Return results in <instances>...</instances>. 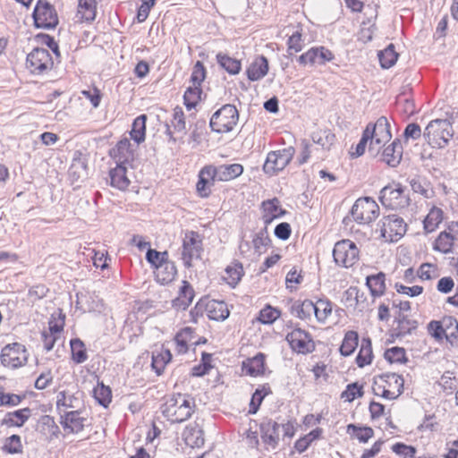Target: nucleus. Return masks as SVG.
Here are the masks:
<instances>
[{
  "mask_svg": "<svg viewBox=\"0 0 458 458\" xmlns=\"http://www.w3.org/2000/svg\"><path fill=\"white\" fill-rule=\"evenodd\" d=\"M195 407L193 397L177 393L166 398L161 405V412L171 423H182L191 417Z\"/></svg>",
  "mask_w": 458,
  "mask_h": 458,
  "instance_id": "f257e3e1",
  "label": "nucleus"
},
{
  "mask_svg": "<svg viewBox=\"0 0 458 458\" xmlns=\"http://www.w3.org/2000/svg\"><path fill=\"white\" fill-rule=\"evenodd\" d=\"M454 116L437 118L428 123L423 131V137L429 146L445 148L454 137Z\"/></svg>",
  "mask_w": 458,
  "mask_h": 458,
  "instance_id": "f03ea898",
  "label": "nucleus"
},
{
  "mask_svg": "<svg viewBox=\"0 0 458 458\" xmlns=\"http://www.w3.org/2000/svg\"><path fill=\"white\" fill-rule=\"evenodd\" d=\"M378 199L383 207L393 210L407 207L410 201L408 195L405 194V187L396 182L383 187Z\"/></svg>",
  "mask_w": 458,
  "mask_h": 458,
  "instance_id": "7ed1b4c3",
  "label": "nucleus"
},
{
  "mask_svg": "<svg viewBox=\"0 0 458 458\" xmlns=\"http://www.w3.org/2000/svg\"><path fill=\"white\" fill-rule=\"evenodd\" d=\"M294 154L295 149L291 146L268 152L263 165L264 174L269 177L278 174L290 164Z\"/></svg>",
  "mask_w": 458,
  "mask_h": 458,
  "instance_id": "20e7f679",
  "label": "nucleus"
},
{
  "mask_svg": "<svg viewBox=\"0 0 458 458\" xmlns=\"http://www.w3.org/2000/svg\"><path fill=\"white\" fill-rule=\"evenodd\" d=\"M427 328L428 334L437 341L445 338L453 344V340L458 339V321L453 316H445L442 321L431 320Z\"/></svg>",
  "mask_w": 458,
  "mask_h": 458,
  "instance_id": "39448f33",
  "label": "nucleus"
},
{
  "mask_svg": "<svg viewBox=\"0 0 458 458\" xmlns=\"http://www.w3.org/2000/svg\"><path fill=\"white\" fill-rule=\"evenodd\" d=\"M378 225L380 226V236L389 242L399 241L407 231V224L395 214L384 216Z\"/></svg>",
  "mask_w": 458,
  "mask_h": 458,
  "instance_id": "423d86ee",
  "label": "nucleus"
},
{
  "mask_svg": "<svg viewBox=\"0 0 458 458\" xmlns=\"http://www.w3.org/2000/svg\"><path fill=\"white\" fill-rule=\"evenodd\" d=\"M352 218L359 224H369L379 216V207L371 197L358 199L350 211Z\"/></svg>",
  "mask_w": 458,
  "mask_h": 458,
  "instance_id": "0eeeda50",
  "label": "nucleus"
},
{
  "mask_svg": "<svg viewBox=\"0 0 458 458\" xmlns=\"http://www.w3.org/2000/svg\"><path fill=\"white\" fill-rule=\"evenodd\" d=\"M29 353L21 343L8 344L1 351V363L4 367L18 369L24 366L28 361Z\"/></svg>",
  "mask_w": 458,
  "mask_h": 458,
  "instance_id": "6e6552de",
  "label": "nucleus"
},
{
  "mask_svg": "<svg viewBox=\"0 0 458 458\" xmlns=\"http://www.w3.org/2000/svg\"><path fill=\"white\" fill-rule=\"evenodd\" d=\"M333 258L337 265L350 267L358 261L359 250L351 240H342L335 244Z\"/></svg>",
  "mask_w": 458,
  "mask_h": 458,
  "instance_id": "1a4fd4ad",
  "label": "nucleus"
},
{
  "mask_svg": "<svg viewBox=\"0 0 458 458\" xmlns=\"http://www.w3.org/2000/svg\"><path fill=\"white\" fill-rule=\"evenodd\" d=\"M291 349L300 354H308L315 351L316 345L310 333L294 327L285 336Z\"/></svg>",
  "mask_w": 458,
  "mask_h": 458,
  "instance_id": "9d476101",
  "label": "nucleus"
},
{
  "mask_svg": "<svg viewBox=\"0 0 458 458\" xmlns=\"http://www.w3.org/2000/svg\"><path fill=\"white\" fill-rule=\"evenodd\" d=\"M37 28L54 29L58 24V16L55 7L46 0H38L33 12Z\"/></svg>",
  "mask_w": 458,
  "mask_h": 458,
  "instance_id": "9b49d317",
  "label": "nucleus"
},
{
  "mask_svg": "<svg viewBox=\"0 0 458 458\" xmlns=\"http://www.w3.org/2000/svg\"><path fill=\"white\" fill-rule=\"evenodd\" d=\"M88 155L80 149L72 154V164L68 169V180L74 189L80 187L81 182L87 180L89 176Z\"/></svg>",
  "mask_w": 458,
  "mask_h": 458,
  "instance_id": "f8f14e48",
  "label": "nucleus"
},
{
  "mask_svg": "<svg viewBox=\"0 0 458 458\" xmlns=\"http://www.w3.org/2000/svg\"><path fill=\"white\" fill-rule=\"evenodd\" d=\"M202 251V240L199 238V233L195 231H188L182 242V259L184 267H191L192 259L200 258Z\"/></svg>",
  "mask_w": 458,
  "mask_h": 458,
  "instance_id": "ddd939ff",
  "label": "nucleus"
},
{
  "mask_svg": "<svg viewBox=\"0 0 458 458\" xmlns=\"http://www.w3.org/2000/svg\"><path fill=\"white\" fill-rule=\"evenodd\" d=\"M54 62L48 50L35 48L27 56V67L31 73L40 74L50 71Z\"/></svg>",
  "mask_w": 458,
  "mask_h": 458,
  "instance_id": "4468645a",
  "label": "nucleus"
},
{
  "mask_svg": "<svg viewBox=\"0 0 458 458\" xmlns=\"http://www.w3.org/2000/svg\"><path fill=\"white\" fill-rule=\"evenodd\" d=\"M365 130H369V132L372 134L369 151H372V145L376 144L380 148L392 138L391 125L387 116H379L375 124H368Z\"/></svg>",
  "mask_w": 458,
  "mask_h": 458,
  "instance_id": "2eb2a0df",
  "label": "nucleus"
},
{
  "mask_svg": "<svg viewBox=\"0 0 458 458\" xmlns=\"http://www.w3.org/2000/svg\"><path fill=\"white\" fill-rule=\"evenodd\" d=\"M218 181L216 177L215 165H208L203 166L198 174V182L196 183V191L199 197L206 199L211 195V188L215 182Z\"/></svg>",
  "mask_w": 458,
  "mask_h": 458,
  "instance_id": "dca6fc26",
  "label": "nucleus"
},
{
  "mask_svg": "<svg viewBox=\"0 0 458 458\" xmlns=\"http://www.w3.org/2000/svg\"><path fill=\"white\" fill-rule=\"evenodd\" d=\"M108 154L117 165L127 166L134 160V149L127 138L120 140Z\"/></svg>",
  "mask_w": 458,
  "mask_h": 458,
  "instance_id": "f3484780",
  "label": "nucleus"
},
{
  "mask_svg": "<svg viewBox=\"0 0 458 458\" xmlns=\"http://www.w3.org/2000/svg\"><path fill=\"white\" fill-rule=\"evenodd\" d=\"M279 428L280 424L270 418H263L259 424L260 437L263 443L272 449H276L279 445Z\"/></svg>",
  "mask_w": 458,
  "mask_h": 458,
  "instance_id": "a211bd4d",
  "label": "nucleus"
},
{
  "mask_svg": "<svg viewBox=\"0 0 458 458\" xmlns=\"http://www.w3.org/2000/svg\"><path fill=\"white\" fill-rule=\"evenodd\" d=\"M394 323H396L397 326L391 330L390 335L393 340L402 339L407 335H411L419 326V322L416 319L410 318L401 311L396 313Z\"/></svg>",
  "mask_w": 458,
  "mask_h": 458,
  "instance_id": "6ab92c4d",
  "label": "nucleus"
},
{
  "mask_svg": "<svg viewBox=\"0 0 458 458\" xmlns=\"http://www.w3.org/2000/svg\"><path fill=\"white\" fill-rule=\"evenodd\" d=\"M403 154V147L400 139H394L388 146L384 148L381 154V161L386 163L389 167H397Z\"/></svg>",
  "mask_w": 458,
  "mask_h": 458,
  "instance_id": "aec40b11",
  "label": "nucleus"
},
{
  "mask_svg": "<svg viewBox=\"0 0 458 458\" xmlns=\"http://www.w3.org/2000/svg\"><path fill=\"white\" fill-rule=\"evenodd\" d=\"M266 354L258 352L255 356L248 358L242 363V369L246 375L256 377L263 376L266 369Z\"/></svg>",
  "mask_w": 458,
  "mask_h": 458,
  "instance_id": "412c9836",
  "label": "nucleus"
},
{
  "mask_svg": "<svg viewBox=\"0 0 458 458\" xmlns=\"http://www.w3.org/2000/svg\"><path fill=\"white\" fill-rule=\"evenodd\" d=\"M195 293L191 284L183 280L178 292V296L172 301V307L176 310H185L191 303Z\"/></svg>",
  "mask_w": 458,
  "mask_h": 458,
  "instance_id": "4be33fe9",
  "label": "nucleus"
},
{
  "mask_svg": "<svg viewBox=\"0 0 458 458\" xmlns=\"http://www.w3.org/2000/svg\"><path fill=\"white\" fill-rule=\"evenodd\" d=\"M80 411H66L64 416H61V425L64 429L69 433L77 434L83 430L84 422L86 418L81 417Z\"/></svg>",
  "mask_w": 458,
  "mask_h": 458,
  "instance_id": "5701e85b",
  "label": "nucleus"
},
{
  "mask_svg": "<svg viewBox=\"0 0 458 458\" xmlns=\"http://www.w3.org/2000/svg\"><path fill=\"white\" fill-rule=\"evenodd\" d=\"M182 437L186 445L191 448H199L205 443L204 431L196 422L185 427L182 432Z\"/></svg>",
  "mask_w": 458,
  "mask_h": 458,
  "instance_id": "b1692460",
  "label": "nucleus"
},
{
  "mask_svg": "<svg viewBox=\"0 0 458 458\" xmlns=\"http://www.w3.org/2000/svg\"><path fill=\"white\" fill-rule=\"evenodd\" d=\"M32 410L29 407L19 409L13 411H8L1 421V425L8 428L22 427L30 418Z\"/></svg>",
  "mask_w": 458,
  "mask_h": 458,
  "instance_id": "393cba45",
  "label": "nucleus"
},
{
  "mask_svg": "<svg viewBox=\"0 0 458 458\" xmlns=\"http://www.w3.org/2000/svg\"><path fill=\"white\" fill-rule=\"evenodd\" d=\"M207 313L209 319L216 321H224L230 315L227 304L224 301L208 300V298Z\"/></svg>",
  "mask_w": 458,
  "mask_h": 458,
  "instance_id": "a878e982",
  "label": "nucleus"
},
{
  "mask_svg": "<svg viewBox=\"0 0 458 458\" xmlns=\"http://www.w3.org/2000/svg\"><path fill=\"white\" fill-rule=\"evenodd\" d=\"M186 133V122L184 116H173L171 123L165 122V134L173 142L182 139Z\"/></svg>",
  "mask_w": 458,
  "mask_h": 458,
  "instance_id": "bb28decb",
  "label": "nucleus"
},
{
  "mask_svg": "<svg viewBox=\"0 0 458 458\" xmlns=\"http://www.w3.org/2000/svg\"><path fill=\"white\" fill-rule=\"evenodd\" d=\"M268 72V61L263 56L256 57L248 67L246 73L250 81H255L262 79Z\"/></svg>",
  "mask_w": 458,
  "mask_h": 458,
  "instance_id": "cd10ccee",
  "label": "nucleus"
},
{
  "mask_svg": "<svg viewBox=\"0 0 458 458\" xmlns=\"http://www.w3.org/2000/svg\"><path fill=\"white\" fill-rule=\"evenodd\" d=\"M272 389L268 383L259 385L251 394L248 413L250 415L256 414L259 411L263 400L267 395L272 394Z\"/></svg>",
  "mask_w": 458,
  "mask_h": 458,
  "instance_id": "c85d7f7f",
  "label": "nucleus"
},
{
  "mask_svg": "<svg viewBox=\"0 0 458 458\" xmlns=\"http://www.w3.org/2000/svg\"><path fill=\"white\" fill-rule=\"evenodd\" d=\"M366 286L372 297H381L386 293V274L382 271L366 277Z\"/></svg>",
  "mask_w": 458,
  "mask_h": 458,
  "instance_id": "c756f323",
  "label": "nucleus"
},
{
  "mask_svg": "<svg viewBox=\"0 0 458 458\" xmlns=\"http://www.w3.org/2000/svg\"><path fill=\"white\" fill-rule=\"evenodd\" d=\"M240 116H211L209 126L213 131L218 133L229 132L237 124Z\"/></svg>",
  "mask_w": 458,
  "mask_h": 458,
  "instance_id": "7c9ffc66",
  "label": "nucleus"
},
{
  "mask_svg": "<svg viewBox=\"0 0 458 458\" xmlns=\"http://www.w3.org/2000/svg\"><path fill=\"white\" fill-rule=\"evenodd\" d=\"M98 0H79L76 18L79 21H92L96 18Z\"/></svg>",
  "mask_w": 458,
  "mask_h": 458,
  "instance_id": "2f4dec72",
  "label": "nucleus"
},
{
  "mask_svg": "<svg viewBox=\"0 0 458 458\" xmlns=\"http://www.w3.org/2000/svg\"><path fill=\"white\" fill-rule=\"evenodd\" d=\"M127 166L117 165L109 171L110 185L120 191H125L131 182L127 177Z\"/></svg>",
  "mask_w": 458,
  "mask_h": 458,
  "instance_id": "473e14b6",
  "label": "nucleus"
},
{
  "mask_svg": "<svg viewBox=\"0 0 458 458\" xmlns=\"http://www.w3.org/2000/svg\"><path fill=\"white\" fill-rule=\"evenodd\" d=\"M215 170L219 182H228L240 176L243 173V166L234 163L215 166Z\"/></svg>",
  "mask_w": 458,
  "mask_h": 458,
  "instance_id": "72a5a7b5",
  "label": "nucleus"
},
{
  "mask_svg": "<svg viewBox=\"0 0 458 458\" xmlns=\"http://www.w3.org/2000/svg\"><path fill=\"white\" fill-rule=\"evenodd\" d=\"M346 432L352 438H356L360 443L366 444L374 437V430L371 427L359 424H348Z\"/></svg>",
  "mask_w": 458,
  "mask_h": 458,
  "instance_id": "f704fd0d",
  "label": "nucleus"
},
{
  "mask_svg": "<svg viewBox=\"0 0 458 458\" xmlns=\"http://www.w3.org/2000/svg\"><path fill=\"white\" fill-rule=\"evenodd\" d=\"M372 342L369 337H363L355 362L359 368L369 365L373 360Z\"/></svg>",
  "mask_w": 458,
  "mask_h": 458,
  "instance_id": "c9c22d12",
  "label": "nucleus"
},
{
  "mask_svg": "<svg viewBox=\"0 0 458 458\" xmlns=\"http://www.w3.org/2000/svg\"><path fill=\"white\" fill-rule=\"evenodd\" d=\"M359 344V334L354 330H349L344 334L339 348L340 354L344 357L351 356Z\"/></svg>",
  "mask_w": 458,
  "mask_h": 458,
  "instance_id": "e433bc0d",
  "label": "nucleus"
},
{
  "mask_svg": "<svg viewBox=\"0 0 458 458\" xmlns=\"http://www.w3.org/2000/svg\"><path fill=\"white\" fill-rule=\"evenodd\" d=\"M70 349H71V359L76 364H81L85 362L89 356L87 352V348L84 342L78 338H72L70 340Z\"/></svg>",
  "mask_w": 458,
  "mask_h": 458,
  "instance_id": "4c0bfd02",
  "label": "nucleus"
},
{
  "mask_svg": "<svg viewBox=\"0 0 458 458\" xmlns=\"http://www.w3.org/2000/svg\"><path fill=\"white\" fill-rule=\"evenodd\" d=\"M456 238L452 233L443 231L439 233L433 244V250L444 254H448L453 251L454 241Z\"/></svg>",
  "mask_w": 458,
  "mask_h": 458,
  "instance_id": "58836bf2",
  "label": "nucleus"
},
{
  "mask_svg": "<svg viewBox=\"0 0 458 458\" xmlns=\"http://www.w3.org/2000/svg\"><path fill=\"white\" fill-rule=\"evenodd\" d=\"M148 116H137L131 124V139L138 145L146 139V121Z\"/></svg>",
  "mask_w": 458,
  "mask_h": 458,
  "instance_id": "ea45409f",
  "label": "nucleus"
},
{
  "mask_svg": "<svg viewBox=\"0 0 458 458\" xmlns=\"http://www.w3.org/2000/svg\"><path fill=\"white\" fill-rule=\"evenodd\" d=\"M177 275V268L174 262L163 265L156 270V278L161 284H167L173 282Z\"/></svg>",
  "mask_w": 458,
  "mask_h": 458,
  "instance_id": "a19ab883",
  "label": "nucleus"
},
{
  "mask_svg": "<svg viewBox=\"0 0 458 458\" xmlns=\"http://www.w3.org/2000/svg\"><path fill=\"white\" fill-rule=\"evenodd\" d=\"M444 212L441 208L434 207L423 220V228L426 233L434 232L443 220Z\"/></svg>",
  "mask_w": 458,
  "mask_h": 458,
  "instance_id": "79ce46f5",
  "label": "nucleus"
},
{
  "mask_svg": "<svg viewBox=\"0 0 458 458\" xmlns=\"http://www.w3.org/2000/svg\"><path fill=\"white\" fill-rule=\"evenodd\" d=\"M93 397L99 405L107 408L112 401V390L110 386L98 381L93 389Z\"/></svg>",
  "mask_w": 458,
  "mask_h": 458,
  "instance_id": "37998d69",
  "label": "nucleus"
},
{
  "mask_svg": "<svg viewBox=\"0 0 458 458\" xmlns=\"http://www.w3.org/2000/svg\"><path fill=\"white\" fill-rule=\"evenodd\" d=\"M172 353L170 350L165 349L158 353H152L151 368L157 376L163 374L164 369L167 363L172 360Z\"/></svg>",
  "mask_w": 458,
  "mask_h": 458,
  "instance_id": "c03bdc74",
  "label": "nucleus"
},
{
  "mask_svg": "<svg viewBox=\"0 0 458 458\" xmlns=\"http://www.w3.org/2000/svg\"><path fill=\"white\" fill-rule=\"evenodd\" d=\"M312 310H314V302L309 299L302 301H296L291 307V312L302 320L310 318Z\"/></svg>",
  "mask_w": 458,
  "mask_h": 458,
  "instance_id": "a18cd8bd",
  "label": "nucleus"
},
{
  "mask_svg": "<svg viewBox=\"0 0 458 458\" xmlns=\"http://www.w3.org/2000/svg\"><path fill=\"white\" fill-rule=\"evenodd\" d=\"M385 360L389 363L405 364L408 361L406 351L403 347L394 346L388 348L384 352Z\"/></svg>",
  "mask_w": 458,
  "mask_h": 458,
  "instance_id": "49530a36",
  "label": "nucleus"
},
{
  "mask_svg": "<svg viewBox=\"0 0 458 458\" xmlns=\"http://www.w3.org/2000/svg\"><path fill=\"white\" fill-rule=\"evenodd\" d=\"M225 273L229 279L227 284L232 288H235L244 276L242 264L240 261H235L233 266H228L225 268Z\"/></svg>",
  "mask_w": 458,
  "mask_h": 458,
  "instance_id": "de8ad7c7",
  "label": "nucleus"
},
{
  "mask_svg": "<svg viewBox=\"0 0 458 458\" xmlns=\"http://www.w3.org/2000/svg\"><path fill=\"white\" fill-rule=\"evenodd\" d=\"M312 141L320 145L324 149H329L335 141V135L330 130L312 133Z\"/></svg>",
  "mask_w": 458,
  "mask_h": 458,
  "instance_id": "09e8293b",
  "label": "nucleus"
},
{
  "mask_svg": "<svg viewBox=\"0 0 458 458\" xmlns=\"http://www.w3.org/2000/svg\"><path fill=\"white\" fill-rule=\"evenodd\" d=\"M312 312L318 322H324L332 312V302L327 299H319L314 303Z\"/></svg>",
  "mask_w": 458,
  "mask_h": 458,
  "instance_id": "8fccbe9b",
  "label": "nucleus"
},
{
  "mask_svg": "<svg viewBox=\"0 0 458 458\" xmlns=\"http://www.w3.org/2000/svg\"><path fill=\"white\" fill-rule=\"evenodd\" d=\"M398 54L394 49V46L390 44L383 51H379L378 59L383 68L387 69L392 67L397 61Z\"/></svg>",
  "mask_w": 458,
  "mask_h": 458,
  "instance_id": "3c124183",
  "label": "nucleus"
},
{
  "mask_svg": "<svg viewBox=\"0 0 458 458\" xmlns=\"http://www.w3.org/2000/svg\"><path fill=\"white\" fill-rule=\"evenodd\" d=\"M65 325V314L61 309L52 313L48 321V329L52 335L60 334Z\"/></svg>",
  "mask_w": 458,
  "mask_h": 458,
  "instance_id": "603ef678",
  "label": "nucleus"
},
{
  "mask_svg": "<svg viewBox=\"0 0 458 458\" xmlns=\"http://www.w3.org/2000/svg\"><path fill=\"white\" fill-rule=\"evenodd\" d=\"M21 438L19 435L13 434L6 437L2 446L3 452L9 454H17L22 453Z\"/></svg>",
  "mask_w": 458,
  "mask_h": 458,
  "instance_id": "864d4df0",
  "label": "nucleus"
},
{
  "mask_svg": "<svg viewBox=\"0 0 458 458\" xmlns=\"http://www.w3.org/2000/svg\"><path fill=\"white\" fill-rule=\"evenodd\" d=\"M218 64L230 74H237L241 70L240 61L221 53L216 55Z\"/></svg>",
  "mask_w": 458,
  "mask_h": 458,
  "instance_id": "5fc2aeb1",
  "label": "nucleus"
},
{
  "mask_svg": "<svg viewBox=\"0 0 458 458\" xmlns=\"http://www.w3.org/2000/svg\"><path fill=\"white\" fill-rule=\"evenodd\" d=\"M364 394L363 385L358 382L348 384L344 391L341 394V398L345 401L352 402L356 398L362 397Z\"/></svg>",
  "mask_w": 458,
  "mask_h": 458,
  "instance_id": "6e6d98bb",
  "label": "nucleus"
},
{
  "mask_svg": "<svg viewBox=\"0 0 458 458\" xmlns=\"http://www.w3.org/2000/svg\"><path fill=\"white\" fill-rule=\"evenodd\" d=\"M280 314L279 310L267 304L259 311L258 320L263 325H271L277 319Z\"/></svg>",
  "mask_w": 458,
  "mask_h": 458,
  "instance_id": "4d7b16f0",
  "label": "nucleus"
},
{
  "mask_svg": "<svg viewBox=\"0 0 458 458\" xmlns=\"http://www.w3.org/2000/svg\"><path fill=\"white\" fill-rule=\"evenodd\" d=\"M252 244L255 251L259 253L261 252V247H268L272 244V240L268 235L267 228L264 227L255 233L252 239Z\"/></svg>",
  "mask_w": 458,
  "mask_h": 458,
  "instance_id": "13d9d810",
  "label": "nucleus"
},
{
  "mask_svg": "<svg viewBox=\"0 0 458 458\" xmlns=\"http://www.w3.org/2000/svg\"><path fill=\"white\" fill-rule=\"evenodd\" d=\"M39 422L42 427V430H47V433L51 439L58 437L60 434V428L56 425L53 417L49 415H43L40 418Z\"/></svg>",
  "mask_w": 458,
  "mask_h": 458,
  "instance_id": "bf43d9fd",
  "label": "nucleus"
},
{
  "mask_svg": "<svg viewBox=\"0 0 458 458\" xmlns=\"http://www.w3.org/2000/svg\"><path fill=\"white\" fill-rule=\"evenodd\" d=\"M25 399V394L0 392V407H14Z\"/></svg>",
  "mask_w": 458,
  "mask_h": 458,
  "instance_id": "052dcab7",
  "label": "nucleus"
},
{
  "mask_svg": "<svg viewBox=\"0 0 458 458\" xmlns=\"http://www.w3.org/2000/svg\"><path fill=\"white\" fill-rule=\"evenodd\" d=\"M391 449L394 454L404 458H416L417 449L413 445L397 442L392 445Z\"/></svg>",
  "mask_w": 458,
  "mask_h": 458,
  "instance_id": "680f3d73",
  "label": "nucleus"
},
{
  "mask_svg": "<svg viewBox=\"0 0 458 458\" xmlns=\"http://www.w3.org/2000/svg\"><path fill=\"white\" fill-rule=\"evenodd\" d=\"M200 98V90L198 87L195 89L189 88L183 96L184 104L188 111H191L197 105L198 100Z\"/></svg>",
  "mask_w": 458,
  "mask_h": 458,
  "instance_id": "e2e57ef3",
  "label": "nucleus"
},
{
  "mask_svg": "<svg viewBox=\"0 0 458 458\" xmlns=\"http://www.w3.org/2000/svg\"><path fill=\"white\" fill-rule=\"evenodd\" d=\"M287 46H288L287 51L290 55H292L293 52L298 53V52L301 51V49L303 47L301 33L298 30L293 32L290 36V38L287 41Z\"/></svg>",
  "mask_w": 458,
  "mask_h": 458,
  "instance_id": "0e129e2a",
  "label": "nucleus"
},
{
  "mask_svg": "<svg viewBox=\"0 0 458 458\" xmlns=\"http://www.w3.org/2000/svg\"><path fill=\"white\" fill-rule=\"evenodd\" d=\"M394 288L398 293L406 294L410 297H417L420 295L424 291V288L420 285H413L410 287L405 286L401 283H395Z\"/></svg>",
  "mask_w": 458,
  "mask_h": 458,
  "instance_id": "69168bd1",
  "label": "nucleus"
},
{
  "mask_svg": "<svg viewBox=\"0 0 458 458\" xmlns=\"http://www.w3.org/2000/svg\"><path fill=\"white\" fill-rule=\"evenodd\" d=\"M370 139H372V134L369 132V130H364L360 141L355 147V150L350 152L351 157L353 158L362 156L365 152L367 143L369 140L370 141Z\"/></svg>",
  "mask_w": 458,
  "mask_h": 458,
  "instance_id": "338daca9",
  "label": "nucleus"
},
{
  "mask_svg": "<svg viewBox=\"0 0 458 458\" xmlns=\"http://www.w3.org/2000/svg\"><path fill=\"white\" fill-rule=\"evenodd\" d=\"M423 135L420 126L416 123H409L403 133V136L404 138V140L407 141L410 139L415 140H418Z\"/></svg>",
  "mask_w": 458,
  "mask_h": 458,
  "instance_id": "774afa93",
  "label": "nucleus"
}]
</instances>
